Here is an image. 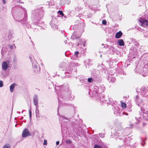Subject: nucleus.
I'll use <instances>...</instances> for the list:
<instances>
[{
    "label": "nucleus",
    "mask_w": 148,
    "mask_h": 148,
    "mask_svg": "<svg viewBox=\"0 0 148 148\" xmlns=\"http://www.w3.org/2000/svg\"><path fill=\"white\" fill-rule=\"evenodd\" d=\"M140 92L141 96L137 95L135 99L136 103L138 106H143V99H141V97H145L146 99L148 100V87L144 86L142 87L140 89Z\"/></svg>",
    "instance_id": "nucleus-1"
},
{
    "label": "nucleus",
    "mask_w": 148,
    "mask_h": 148,
    "mask_svg": "<svg viewBox=\"0 0 148 148\" xmlns=\"http://www.w3.org/2000/svg\"><path fill=\"white\" fill-rule=\"evenodd\" d=\"M141 110L143 114H142L141 112H139V115L136 117V119H138L144 118L145 121L143 122V125L144 127L147 126L148 128V108L147 107H143L141 108Z\"/></svg>",
    "instance_id": "nucleus-2"
},
{
    "label": "nucleus",
    "mask_w": 148,
    "mask_h": 148,
    "mask_svg": "<svg viewBox=\"0 0 148 148\" xmlns=\"http://www.w3.org/2000/svg\"><path fill=\"white\" fill-rule=\"evenodd\" d=\"M43 15V12L41 10H37L33 11L32 18V20L35 21V19L38 20L42 18Z\"/></svg>",
    "instance_id": "nucleus-3"
},
{
    "label": "nucleus",
    "mask_w": 148,
    "mask_h": 148,
    "mask_svg": "<svg viewBox=\"0 0 148 148\" xmlns=\"http://www.w3.org/2000/svg\"><path fill=\"white\" fill-rule=\"evenodd\" d=\"M147 70V69L146 68H143L142 67H139L138 65H137L135 71L136 72L142 73L143 77H145L148 75L147 72L146 73Z\"/></svg>",
    "instance_id": "nucleus-4"
},
{
    "label": "nucleus",
    "mask_w": 148,
    "mask_h": 148,
    "mask_svg": "<svg viewBox=\"0 0 148 148\" xmlns=\"http://www.w3.org/2000/svg\"><path fill=\"white\" fill-rule=\"evenodd\" d=\"M140 25L144 27H146L148 25V22L147 20L144 18L140 17L139 19Z\"/></svg>",
    "instance_id": "nucleus-5"
},
{
    "label": "nucleus",
    "mask_w": 148,
    "mask_h": 148,
    "mask_svg": "<svg viewBox=\"0 0 148 148\" xmlns=\"http://www.w3.org/2000/svg\"><path fill=\"white\" fill-rule=\"evenodd\" d=\"M24 17L23 20L22 21V24L24 25L27 28H29L30 27L31 25L28 23L27 21V12H25Z\"/></svg>",
    "instance_id": "nucleus-6"
},
{
    "label": "nucleus",
    "mask_w": 148,
    "mask_h": 148,
    "mask_svg": "<svg viewBox=\"0 0 148 148\" xmlns=\"http://www.w3.org/2000/svg\"><path fill=\"white\" fill-rule=\"evenodd\" d=\"M92 93L93 95L95 96L96 99H99V95L100 94L98 90V88L97 86H93Z\"/></svg>",
    "instance_id": "nucleus-7"
},
{
    "label": "nucleus",
    "mask_w": 148,
    "mask_h": 148,
    "mask_svg": "<svg viewBox=\"0 0 148 148\" xmlns=\"http://www.w3.org/2000/svg\"><path fill=\"white\" fill-rule=\"evenodd\" d=\"M31 135L30 133L27 129L25 128L23 130L22 133V136L23 138H26Z\"/></svg>",
    "instance_id": "nucleus-8"
},
{
    "label": "nucleus",
    "mask_w": 148,
    "mask_h": 148,
    "mask_svg": "<svg viewBox=\"0 0 148 148\" xmlns=\"http://www.w3.org/2000/svg\"><path fill=\"white\" fill-rule=\"evenodd\" d=\"M8 65L6 62H3L2 64V68L3 70L5 71L8 68Z\"/></svg>",
    "instance_id": "nucleus-9"
},
{
    "label": "nucleus",
    "mask_w": 148,
    "mask_h": 148,
    "mask_svg": "<svg viewBox=\"0 0 148 148\" xmlns=\"http://www.w3.org/2000/svg\"><path fill=\"white\" fill-rule=\"evenodd\" d=\"M50 24L53 28L56 29L58 28V26L57 25H56L54 20H52L50 22Z\"/></svg>",
    "instance_id": "nucleus-10"
},
{
    "label": "nucleus",
    "mask_w": 148,
    "mask_h": 148,
    "mask_svg": "<svg viewBox=\"0 0 148 148\" xmlns=\"http://www.w3.org/2000/svg\"><path fill=\"white\" fill-rule=\"evenodd\" d=\"M99 99H99L100 101L101 102L104 103L106 102V100L105 99L104 96L102 95V94H99Z\"/></svg>",
    "instance_id": "nucleus-11"
},
{
    "label": "nucleus",
    "mask_w": 148,
    "mask_h": 148,
    "mask_svg": "<svg viewBox=\"0 0 148 148\" xmlns=\"http://www.w3.org/2000/svg\"><path fill=\"white\" fill-rule=\"evenodd\" d=\"M32 65L33 66L34 68L37 69L38 70H37V72L39 71H40V69L38 67V64L36 61H35V62H32Z\"/></svg>",
    "instance_id": "nucleus-12"
},
{
    "label": "nucleus",
    "mask_w": 148,
    "mask_h": 148,
    "mask_svg": "<svg viewBox=\"0 0 148 148\" xmlns=\"http://www.w3.org/2000/svg\"><path fill=\"white\" fill-rule=\"evenodd\" d=\"M114 114L118 115L120 112V110L118 107H115L114 108Z\"/></svg>",
    "instance_id": "nucleus-13"
},
{
    "label": "nucleus",
    "mask_w": 148,
    "mask_h": 148,
    "mask_svg": "<svg viewBox=\"0 0 148 148\" xmlns=\"http://www.w3.org/2000/svg\"><path fill=\"white\" fill-rule=\"evenodd\" d=\"M33 101L34 104L38 103V96L36 95H34L33 98Z\"/></svg>",
    "instance_id": "nucleus-14"
},
{
    "label": "nucleus",
    "mask_w": 148,
    "mask_h": 148,
    "mask_svg": "<svg viewBox=\"0 0 148 148\" xmlns=\"http://www.w3.org/2000/svg\"><path fill=\"white\" fill-rule=\"evenodd\" d=\"M79 37L77 35V34L76 32H74L71 36V38L73 39H75L78 38Z\"/></svg>",
    "instance_id": "nucleus-15"
},
{
    "label": "nucleus",
    "mask_w": 148,
    "mask_h": 148,
    "mask_svg": "<svg viewBox=\"0 0 148 148\" xmlns=\"http://www.w3.org/2000/svg\"><path fill=\"white\" fill-rule=\"evenodd\" d=\"M122 35V33L121 31H120L116 33L115 35V37L117 38H119L121 37Z\"/></svg>",
    "instance_id": "nucleus-16"
},
{
    "label": "nucleus",
    "mask_w": 148,
    "mask_h": 148,
    "mask_svg": "<svg viewBox=\"0 0 148 148\" xmlns=\"http://www.w3.org/2000/svg\"><path fill=\"white\" fill-rule=\"evenodd\" d=\"M118 44L121 46H124V43L123 40L122 39H119L118 41Z\"/></svg>",
    "instance_id": "nucleus-17"
},
{
    "label": "nucleus",
    "mask_w": 148,
    "mask_h": 148,
    "mask_svg": "<svg viewBox=\"0 0 148 148\" xmlns=\"http://www.w3.org/2000/svg\"><path fill=\"white\" fill-rule=\"evenodd\" d=\"M16 84H12L10 86V91L11 92H13V89L14 88L15 86L16 85Z\"/></svg>",
    "instance_id": "nucleus-18"
},
{
    "label": "nucleus",
    "mask_w": 148,
    "mask_h": 148,
    "mask_svg": "<svg viewBox=\"0 0 148 148\" xmlns=\"http://www.w3.org/2000/svg\"><path fill=\"white\" fill-rule=\"evenodd\" d=\"M108 79L109 81H110L113 82H114L116 80L115 78L114 77H113L110 76H109L108 77Z\"/></svg>",
    "instance_id": "nucleus-19"
},
{
    "label": "nucleus",
    "mask_w": 148,
    "mask_h": 148,
    "mask_svg": "<svg viewBox=\"0 0 148 148\" xmlns=\"http://www.w3.org/2000/svg\"><path fill=\"white\" fill-rule=\"evenodd\" d=\"M123 133L125 136H127L130 134V132H127V129H125L123 131Z\"/></svg>",
    "instance_id": "nucleus-20"
},
{
    "label": "nucleus",
    "mask_w": 148,
    "mask_h": 148,
    "mask_svg": "<svg viewBox=\"0 0 148 148\" xmlns=\"http://www.w3.org/2000/svg\"><path fill=\"white\" fill-rule=\"evenodd\" d=\"M121 106L123 109H125L126 108V105L125 103L124 102H121Z\"/></svg>",
    "instance_id": "nucleus-21"
},
{
    "label": "nucleus",
    "mask_w": 148,
    "mask_h": 148,
    "mask_svg": "<svg viewBox=\"0 0 148 148\" xmlns=\"http://www.w3.org/2000/svg\"><path fill=\"white\" fill-rule=\"evenodd\" d=\"M66 64L64 62H63L60 65V68L63 69V70H64V66H65Z\"/></svg>",
    "instance_id": "nucleus-22"
},
{
    "label": "nucleus",
    "mask_w": 148,
    "mask_h": 148,
    "mask_svg": "<svg viewBox=\"0 0 148 148\" xmlns=\"http://www.w3.org/2000/svg\"><path fill=\"white\" fill-rule=\"evenodd\" d=\"M101 90V92H104L106 88L105 86L103 85H102L100 86Z\"/></svg>",
    "instance_id": "nucleus-23"
},
{
    "label": "nucleus",
    "mask_w": 148,
    "mask_h": 148,
    "mask_svg": "<svg viewBox=\"0 0 148 148\" xmlns=\"http://www.w3.org/2000/svg\"><path fill=\"white\" fill-rule=\"evenodd\" d=\"M17 59L16 56L15 55H14V57L13 58V62L14 63H16L17 62Z\"/></svg>",
    "instance_id": "nucleus-24"
},
{
    "label": "nucleus",
    "mask_w": 148,
    "mask_h": 148,
    "mask_svg": "<svg viewBox=\"0 0 148 148\" xmlns=\"http://www.w3.org/2000/svg\"><path fill=\"white\" fill-rule=\"evenodd\" d=\"M2 148H10V146L9 144H6Z\"/></svg>",
    "instance_id": "nucleus-25"
},
{
    "label": "nucleus",
    "mask_w": 148,
    "mask_h": 148,
    "mask_svg": "<svg viewBox=\"0 0 148 148\" xmlns=\"http://www.w3.org/2000/svg\"><path fill=\"white\" fill-rule=\"evenodd\" d=\"M65 73L66 77H69L70 76V73H69L68 71L65 72Z\"/></svg>",
    "instance_id": "nucleus-26"
},
{
    "label": "nucleus",
    "mask_w": 148,
    "mask_h": 148,
    "mask_svg": "<svg viewBox=\"0 0 148 148\" xmlns=\"http://www.w3.org/2000/svg\"><path fill=\"white\" fill-rule=\"evenodd\" d=\"M93 80V79L92 78H89L88 79V81L89 82H92Z\"/></svg>",
    "instance_id": "nucleus-27"
},
{
    "label": "nucleus",
    "mask_w": 148,
    "mask_h": 148,
    "mask_svg": "<svg viewBox=\"0 0 148 148\" xmlns=\"http://www.w3.org/2000/svg\"><path fill=\"white\" fill-rule=\"evenodd\" d=\"M29 116L30 118V119H31V116H32V112L31 111V108H30L29 110Z\"/></svg>",
    "instance_id": "nucleus-28"
},
{
    "label": "nucleus",
    "mask_w": 148,
    "mask_h": 148,
    "mask_svg": "<svg viewBox=\"0 0 148 148\" xmlns=\"http://www.w3.org/2000/svg\"><path fill=\"white\" fill-rule=\"evenodd\" d=\"M77 58V56L74 55L71 57V59L73 60H75Z\"/></svg>",
    "instance_id": "nucleus-29"
},
{
    "label": "nucleus",
    "mask_w": 148,
    "mask_h": 148,
    "mask_svg": "<svg viewBox=\"0 0 148 148\" xmlns=\"http://www.w3.org/2000/svg\"><path fill=\"white\" fill-rule=\"evenodd\" d=\"M58 12V13H59L60 15H61L62 16H64V14L63 13V12L62 11L59 10Z\"/></svg>",
    "instance_id": "nucleus-30"
},
{
    "label": "nucleus",
    "mask_w": 148,
    "mask_h": 148,
    "mask_svg": "<svg viewBox=\"0 0 148 148\" xmlns=\"http://www.w3.org/2000/svg\"><path fill=\"white\" fill-rule=\"evenodd\" d=\"M13 47H14V48H15L16 47L15 46V45L14 44H13L12 45H9V47L10 49H12L13 48Z\"/></svg>",
    "instance_id": "nucleus-31"
},
{
    "label": "nucleus",
    "mask_w": 148,
    "mask_h": 148,
    "mask_svg": "<svg viewBox=\"0 0 148 148\" xmlns=\"http://www.w3.org/2000/svg\"><path fill=\"white\" fill-rule=\"evenodd\" d=\"M116 130H117L118 131V130L119 131H121L123 130V128L121 127V126H119Z\"/></svg>",
    "instance_id": "nucleus-32"
},
{
    "label": "nucleus",
    "mask_w": 148,
    "mask_h": 148,
    "mask_svg": "<svg viewBox=\"0 0 148 148\" xmlns=\"http://www.w3.org/2000/svg\"><path fill=\"white\" fill-rule=\"evenodd\" d=\"M94 148H102V147L100 145H94Z\"/></svg>",
    "instance_id": "nucleus-33"
},
{
    "label": "nucleus",
    "mask_w": 148,
    "mask_h": 148,
    "mask_svg": "<svg viewBox=\"0 0 148 148\" xmlns=\"http://www.w3.org/2000/svg\"><path fill=\"white\" fill-rule=\"evenodd\" d=\"M108 101L109 103H111L113 101V99L111 98H109L108 99Z\"/></svg>",
    "instance_id": "nucleus-34"
},
{
    "label": "nucleus",
    "mask_w": 148,
    "mask_h": 148,
    "mask_svg": "<svg viewBox=\"0 0 148 148\" xmlns=\"http://www.w3.org/2000/svg\"><path fill=\"white\" fill-rule=\"evenodd\" d=\"M3 86V82L1 81H0V87H2Z\"/></svg>",
    "instance_id": "nucleus-35"
},
{
    "label": "nucleus",
    "mask_w": 148,
    "mask_h": 148,
    "mask_svg": "<svg viewBox=\"0 0 148 148\" xmlns=\"http://www.w3.org/2000/svg\"><path fill=\"white\" fill-rule=\"evenodd\" d=\"M99 136L102 138L104 137V134L100 133L99 134Z\"/></svg>",
    "instance_id": "nucleus-36"
},
{
    "label": "nucleus",
    "mask_w": 148,
    "mask_h": 148,
    "mask_svg": "<svg viewBox=\"0 0 148 148\" xmlns=\"http://www.w3.org/2000/svg\"><path fill=\"white\" fill-rule=\"evenodd\" d=\"M66 143H68V144H70L71 143H72V142L69 139H68L67 140H66Z\"/></svg>",
    "instance_id": "nucleus-37"
},
{
    "label": "nucleus",
    "mask_w": 148,
    "mask_h": 148,
    "mask_svg": "<svg viewBox=\"0 0 148 148\" xmlns=\"http://www.w3.org/2000/svg\"><path fill=\"white\" fill-rule=\"evenodd\" d=\"M36 115H39V110L38 109H37L36 110Z\"/></svg>",
    "instance_id": "nucleus-38"
},
{
    "label": "nucleus",
    "mask_w": 148,
    "mask_h": 148,
    "mask_svg": "<svg viewBox=\"0 0 148 148\" xmlns=\"http://www.w3.org/2000/svg\"><path fill=\"white\" fill-rule=\"evenodd\" d=\"M65 119V118L64 117H63L62 116H61L60 117V121L63 120Z\"/></svg>",
    "instance_id": "nucleus-39"
},
{
    "label": "nucleus",
    "mask_w": 148,
    "mask_h": 148,
    "mask_svg": "<svg viewBox=\"0 0 148 148\" xmlns=\"http://www.w3.org/2000/svg\"><path fill=\"white\" fill-rule=\"evenodd\" d=\"M47 141L46 140H45L44 141L43 145H47Z\"/></svg>",
    "instance_id": "nucleus-40"
},
{
    "label": "nucleus",
    "mask_w": 148,
    "mask_h": 148,
    "mask_svg": "<svg viewBox=\"0 0 148 148\" xmlns=\"http://www.w3.org/2000/svg\"><path fill=\"white\" fill-rule=\"evenodd\" d=\"M102 23L104 25L106 24L107 23L106 21V20H103L102 21Z\"/></svg>",
    "instance_id": "nucleus-41"
},
{
    "label": "nucleus",
    "mask_w": 148,
    "mask_h": 148,
    "mask_svg": "<svg viewBox=\"0 0 148 148\" xmlns=\"http://www.w3.org/2000/svg\"><path fill=\"white\" fill-rule=\"evenodd\" d=\"M79 54V52L77 51H75V56H77V55L78 54Z\"/></svg>",
    "instance_id": "nucleus-42"
},
{
    "label": "nucleus",
    "mask_w": 148,
    "mask_h": 148,
    "mask_svg": "<svg viewBox=\"0 0 148 148\" xmlns=\"http://www.w3.org/2000/svg\"><path fill=\"white\" fill-rule=\"evenodd\" d=\"M36 106V109H38V103L36 104H34Z\"/></svg>",
    "instance_id": "nucleus-43"
},
{
    "label": "nucleus",
    "mask_w": 148,
    "mask_h": 148,
    "mask_svg": "<svg viewBox=\"0 0 148 148\" xmlns=\"http://www.w3.org/2000/svg\"><path fill=\"white\" fill-rule=\"evenodd\" d=\"M130 127L132 128L133 127V124H130Z\"/></svg>",
    "instance_id": "nucleus-44"
},
{
    "label": "nucleus",
    "mask_w": 148,
    "mask_h": 148,
    "mask_svg": "<svg viewBox=\"0 0 148 148\" xmlns=\"http://www.w3.org/2000/svg\"><path fill=\"white\" fill-rule=\"evenodd\" d=\"M123 114H125L126 115H128V114L127 113H126L125 112H123Z\"/></svg>",
    "instance_id": "nucleus-45"
},
{
    "label": "nucleus",
    "mask_w": 148,
    "mask_h": 148,
    "mask_svg": "<svg viewBox=\"0 0 148 148\" xmlns=\"http://www.w3.org/2000/svg\"><path fill=\"white\" fill-rule=\"evenodd\" d=\"M59 144V141H57L56 142V144L57 145H58Z\"/></svg>",
    "instance_id": "nucleus-46"
},
{
    "label": "nucleus",
    "mask_w": 148,
    "mask_h": 148,
    "mask_svg": "<svg viewBox=\"0 0 148 148\" xmlns=\"http://www.w3.org/2000/svg\"><path fill=\"white\" fill-rule=\"evenodd\" d=\"M3 3H5V2H6V0H3Z\"/></svg>",
    "instance_id": "nucleus-47"
},
{
    "label": "nucleus",
    "mask_w": 148,
    "mask_h": 148,
    "mask_svg": "<svg viewBox=\"0 0 148 148\" xmlns=\"http://www.w3.org/2000/svg\"><path fill=\"white\" fill-rule=\"evenodd\" d=\"M85 42H84L83 43V46L84 47H85Z\"/></svg>",
    "instance_id": "nucleus-48"
},
{
    "label": "nucleus",
    "mask_w": 148,
    "mask_h": 148,
    "mask_svg": "<svg viewBox=\"0 0 148 148\" xmlns=\"http://www.w3.org/2000/svg\"><path fill=\"white\" fill-rule=\"evenodd\" d=\"M29 58H30V59L31 60V61L32 62V60L31 59V57H30V56H29Z\"/></svg>",
    "instance_id": "nucleus-49"
},
{
    "label": "nucleus",
    "mask_w": 148,
    "mask_h": 148,
    "mask_svg": "<svg viewBox=\"0 0 148 148\" xmlns=\"http://www.w3.org/2000/svg\"><path fill=\"white\" fill-rule=\"evenodd\" d=\"M32 42V45H33V46H34V43L33 42Z\"/></svg>",
    "instance_id": "nucleus-50"
},
{
    "label": "nucleus",
    "mask_w": 148,
    "mask_h": 148,
    "mask_svg": "<svg viewBox=\"0 0 148 148\" xmlns=\"http://www.w3.org/2000/svg\"><path fill=\"white\" fill-rule=\"evenodd\" d=\"M135 45H138V43L136 42V44H135Z\"/></svg>",
    "instance_id": "nucleus-51"
},
{
    "label": "nucleus",
    "mask_w": 148,
    "mask_h": 148,
    "mask_svg": "<svg viewBox=\"0 0 148 148\" xmlns=\"http://www.w3.org/2000/svg\"><path fill=\"white\" fill-rule=\"evenodd\" d=\"M119 135H116V138H118L119 137Z\"/></svg>",
    "instance_id": "nucleus-52"
},
{
    "label": "nucleus",
    "mask_w": 148,
    "mask_h": 148,
    "mask_svg": "<svg viewBox=\"0 0 148 148\" xmlns=\"http://www.w3.org/2000/svg\"><path fill=\"white\" fill-rule=\"evenodd\" d=\"M18 113L19 114H20V112H18Z\"/></svg>",
    "instance_id": "nucleus-53"
},
{
    "label": "nucleus",
    "mask_w": 148,
    "mask_h": 148,
    "mask_svg": "<svg viewBox=\"0 0 148 148\" xmlns=\"http://www.w3.org/2000/svg\"><path fill=\"white\" fill-rule=\"evenodd\" d=\"M3 49H2V51ZM1 53L2 54V52H1Z\"/></svg>",
    "instance_id": "nucleus-54"
},
{
    "label": "nucleus",
    "mask_w": 148,
    "mask_h": 148,
    "mask_svg": "<svg viewBox=\"0 0 148 148\" xmlns=\"http://www.w3.org/2000/svg\"><path fill=\"white\" fill-rule=\"evenodd\" d=\"M64 17H66V16H64Z\"/></svg>",
    "instance_id": "nucleus-55"
},
{
    "label": "nucleus",
    "mask_w": 148,
    "mask_h": 148,
    "mask_svg": "<svg viewBox=\"0 0 148 148\" xmlns=\"http://www.w3.org/2000/svg\"><path fill=\"white\" fill-rule=\"evenodd\" d=\"M144 145V144H143V145H142L143 146Z\"/></svg>",
    "instance_id": "nucleus-56"
},
{
    "label": "nucleus",
    "mask_w": 148,
    "mask_h": 148,
    "mask_svg": "<svg viewBox=\"0 0 148 148\" xmlns=\"http://www.w3.org/2000/svg\"><path fill=\"white\" fill-rule=\"evenodd\" d=\"M100 57H102V55H101L100 56Z\"/></svg>",
    "instance_id": "nucleus-57"
},
{
    "label": "nucleus",
    "mask_w": 148,
    "mask_h": 148,
    "mask_svg": "<svg viewBox=\"0 0 148 148\" xmlns=\"http://www.w3.org/2000/svg\"><path fill=\"white\" fill-rule=\"evenodd\" d=\"M23 112V111L22 112V113Z\"/></svg>",
    "instance_id": "nucleus-58"
}]
</instances>
